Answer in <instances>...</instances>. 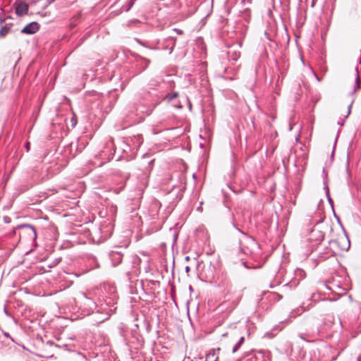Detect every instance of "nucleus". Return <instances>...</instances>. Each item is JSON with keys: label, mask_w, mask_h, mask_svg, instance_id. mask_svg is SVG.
<instances>
[{"label": "nucleus", "mask_w": 361, "mask_h": 361, "mask_svg": "<svg viewBox=\"0 0 361 361\" xmlns=\"http://www.w3.org/2000/svg\"><path fill=\"white\" fill-rule=\"evenodd\" d=\"M22 232L24 234L30 235V238H35L37 237V233L34 227L28 225H25L21 227Z\"/></svg>", "instance_id": "4"}, {"label": "nucleus", "mask_w": 361, "mask_h": 361, "mask_svg": "<svg viewBox=\"0 0 361 361\" xmlns=\"http://www.w3.org/2000/svg\"><path fill=\"white\" fill-rule=\"evenodd\" d=\"M16 13L19 16L27 14L29 6L27 3L22 1H16L14 4Z\"/></svg>", "instance_id": "2"}, {"label": "nucleus", "mask_w": 361, "mask_h": 361, "mask_svg": "<svg viewBox=\"0 0 361 361\" xmlns=\"http://www.w3.org/2000/svg\"><path fill=\"white\" fill-rule=\"evenodd\" d=\"M39 29L38 24H27L22 30L23 33L25 34H34L37 32Z\"/></svg>", "instance_id": "3"}, {"label": "nucleus", "mask_w": 361, "mask_h": 361, "mask_svg": "<svg viewBox=\"0 0 361 361\" xmlns=\"http://www.w3.org/2000/svg\"><path fill=\"white\" fill-rule=\"evenodd\" d=\"M9 32V27H4L0 30V37H4Z\"/></svg>", "instance_id": "5"}, {"label": "nucleus", "mask_w": 361, "mask_h": 361, "mask_svg": "<svg viewBox=\"0 0 361 361\" xmlns=\"http://www.w3.org/2000/svg\"><path fill=\"white\" fill-rule=\"evenodd\" d=\"M185 270H186L187 272H188L190 271V267H186Z\"/></svg>", "instance_id": "10"}, {"label": "nucleus", "mask_w": 361, "mask_h": 361, "mask_svg": "<svg viewBox=\"0 0 361 361\" xmlns=\"http://www.w3.org/2000/svg\"><path fill=\"white\" fill-rule=\"evenodd\" d=\"M319 237L318 238L317 240H322L323 238H324V236H323V235L320 232H319Z\"/></svg>", "instance_id": "9"}, {"label": "nucleus", "mask_w": 361, "mask_h": 361, "mask_svg": "<svg viewBox=\"0 0 361 361\" xmlns=\"http://www.w3.org/2000/svg\"><path fill=\"white\" fill-rule=\"evenodd\" d=\"M331 243L337 245L339 250L346 251L350 248V240L345 233L338 235L336 239L331 240Z\"/></svg>", "instance_id": "1"}, {"label": "nucleus", "mask_w": 361, "mask_h": 361, "mask_svg": "<svg viewBox=\"0 0 361 361\" xmlns=\"http://www.w3.org/2000/svg\"><path fill=\"white\" fill-rule=\"evenodd\" d=\"M30 142H27L26 145H25V147L27 149V151L28 152L30 150Z\"/></svg>", "instance_id": "8"}, {"label": "nucleus", "mask_w": 361, "mask_h": 361, "mask_svg": "<svg viewBox=\"0 0 361 361\" xmlns=\"http://www.w3.org/2000/svg\"><path fill=\"white\" fill-rule=\"evenodd\" d=\"M177 96H178V93H173V94L169 96V99L172 100L174 98L177 97Z\"/></svg>", "instance_id": "7"}, {"label": "nucleus", "mask_w": 361, "mask_h": 361, "mask_svg": "<svg viewBox=\"0 0 361 361\" xmlns=\"http://www.w3.org/2000/svg\"><path fill=\"white\" fill-rule=\"evenodd\" d=\"M243 341H244V338H243V337H242V338H240V342H239L237 345H235L233 347V353H235V352L238 349V348H239V346H240V343H243Z\"/></svg>", "instance_id": "6"}]
</instances>
